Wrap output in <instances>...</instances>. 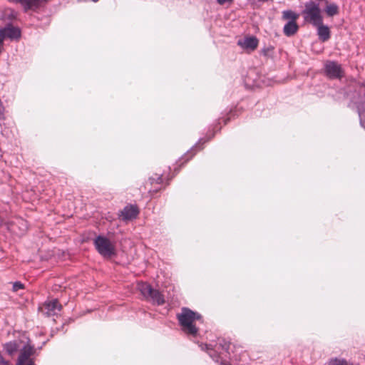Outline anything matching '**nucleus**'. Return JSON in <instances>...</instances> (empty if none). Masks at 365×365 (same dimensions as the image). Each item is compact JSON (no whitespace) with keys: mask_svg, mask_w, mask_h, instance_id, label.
<instances>
[{"mask_svg":"<svg viewBox=\"0 0 365 365\" xmlns=\"http://www.w3.org/2000/svg\"><path fill=\"white\" fill-rule=\"evenodd\" d=\"M201 315L189 308L182 307L181 312L177 314V319L182 331L187 335L196 336L198 333V328L196 322L201 320Z\"/></svg>","mask_w":365,"mask_h":365,"instance_id":"nucleus-1","label":"nucleus"},{"mask_svg":"<svg viewBox=\"0 0 365 365\" xmlns=\"http://www.w3.org/2000/svg\"><path fill=\"white\" fill-rule=\"evenodd\" d=\"M302 16L304 22L310 24L313 26L320 24L323 21L319 5L313 1L305 3L304 9L302 11Z\"/></svg>","mask_w":365,"mask_h":365,"instance_id":"nucleus-2","label":"nucleus"},{"mask_svg":"<svg viewBox=\"0 0 365 365\" xmlns=\"http://www.w3.org/2000/svg\"><path fill=\"white\" fill-rule=\"evenodd\" d=\"M97 252L104 257H110L115 255V249L114 244L106 237L103 235L97 236L93 241Z\"/></svg>","mask_w":365,"mask_h":365,"instance_id":"nucleus-3","label":"nucleus"},{"mask_svg":"<svg viewBox=\"0 0 365 365\" xmlns=\"http://www.w3.org/2000/svg\"><path fill=\"white\" fill-rule=\"evenodd\" d=\"M138 289L146 299L153 303L160 305L165 302L162 294L158 290L153 289L151 285L146 282H139Z\"/></svg>","mask_w":365,"mask_h":365,"instance_id":"nucleus-4","label":"nucleus"},{"mask_svg":"<svg viewBox=\"0 0 365 365\" xmlns=\"http://www.w3.org/2000/svg\"><path fill=\"white\" fill-rule=\"evenodd\" d=\"M34 353V347L29 344V341H26L20 349V354L16 365H35L31 358Z\"/></svg>","mask_w":365,"mask_h":365,"instance_id":"nucleus-5","label":"nucleus"},{"mask_svg":"<svg viewBox=\"0 0 365 365\" xmlns=\"http://www.w3.org/2000/svg\"><path fill=\"white\" fill-rule=\"evenodd\" d=\"M325 72L331 78H340L342 76L341 66L334 61H328L325 64Z\"/></svg>","mask_w":365,"mask_h":365,"instance_id":"nucleus-6","label":"nucleus"},{"mask_svg":"<svg viewBox=\"0 0 365 365\" xmlns=\"http://www.w3.org/2000/svg\"><path fill=\"white\" fill-rule=\"evenodd\" d=\"M259 41L255 36H247L238 41L237 44L249 52L255 51L258 46Z\"/></svg>","mask_w":365,"mask_h":365,"instance_id":"nucleus-7","label":"nucleus"},{"mask_svg":"<svg viewBox=\"0 0 365 365\" xmlns=\"http://www.w3.org/2000/svg\"><path fill=\"white\" fill-rule=\"evenodd\" d=\"M138 210L135 205H127L121 211L120 217L123 220H130L137 217Z\"/></svg>","mask_w":365,"mask_h":365,"instance_id":"nucleus-8","label":"nucleus"},{"mask_svg":"<svg viewBox=\"0 0 365 365\" xmlns=\"http://www.w3.org/2000/svg\"><path fill=\"white\" fill-rule=\"evenodd\" d=\"M27 340H14L12 341H9L6 343L4 345V350L6 351V353L9 355H13L15 352H16L18 350H20L21 347L23 346V344Z\"/></svg>","mask_w":365,"mask_h":365,"instance_id":"nucleus-9","label":"nucleus"},{"mask_svg":"<svg viewBox=\"0 0 365 365\" xmlns=\"http://www.w3.org/2000/svg\"><path fill=\"white\" fill-rule=\"evenodd\" d=\"M8 1L13 4H21L25 11L37 9L39 3V0H8Z\"/></svg>","mask_w":365,"mask_h":365,"instance_id":"nucleus-10","label":"nucleus"},{"mask_svg":"<svg viewBox=\"0 0 365 365\" xmlns=\"http://www.w3.org/2000/svg\"><path fill=\"white\" fill-rule=\"evenodd\" d=\"M314 27L317 29V35L320 41L325 42L330 38V29L328 26L324 25L323 21Z\"/></svg>","mask_w":365,"mask_h":365,"instance_id":"nucleus-11","label":"nucleus"},{"mask_svg":"<svg viewBox=\"0 0 365 365\" xmlns=\"http://www.w3.org/2000/svg\"><path fill=\"white\" fill-rule=\"evenodd\" d=\"M45 309L47 310L48 315H54L61 311V305L59 304L57 299H53L46 302L44 304Z\"/></svg>","mask_w":365,"mask_h":365,"instance_id":"nucleus-12","label":"nucleus"},{"mask_svg":"<svg viewBox=\"0 0 365 365\" xmlns=\"http://www.w3.org/2000/svg\"><path fill=\"white\" fill-rule=\"evenodd\" d=\"M298 25L296 21H289L283 28V32L287 36H293L298 31Z\"/></svg>","mask_w":365,"mask_h":365,"instance_id":"nucleus-13","label":"nucleus"},{"mask_svg":"<svg viewBox=\"0 0 365 365\" xmlns=\"http://www.w3.org/2000/svg\"><path fill=\"white\" fill-rule=\"evenodd\" d=\"M325 12L327 16H334L339 13V7L334 3L329 4L325 7Z\"/></svg>","mask_w":365,"mask_h":365,"instance_id":"nucleus-14","label":"nucleus"},{"mask_svg":"<svg viewBox=\"0 0 365 365\" xmlns=\"http://www.w3.org/2000/svg\"><path fill=\"white\" fill-rule=\"evenodd\" d=\"M299 18V14L292 10H285L282 11V19L284 20L296 21Z\"/></svg>","mask_w":365,"mask_h":365,"instance_id":"nucleus-15","label":"nucleus"},{"mask_svg":"<svg viewBox=\"0 0 365 365\" xmlns=\"http://www.w3.org/2000/svg\"><path fill=\"white\" fill-rule=\"evenodd\" d=\"M358 112L360 118V123L362 126L365 124V102L361 103L358 106Z\"/></svg>","mask_w":365,"mask_h":365,"instance_id":"nucleus-16","label":"nucleus"},{"mask_svg":"<svg viewBox=\"0 0 365 365\" xmlns=\"http://www.w3.org/2000/svg\"><path fill=\"white\" fill-rule=\"evenodd\" d=\"M16 223L21 226V231L19 233V235H23L26 230H27V223L23 219H17Z\"/></svg>","mask_w":365,"mask_h":365,"instance_id":"nucleus-17","label":"nucleus"},{"mask_svg":"<svg viewBox=\"0 0 365 365\" xmlns=\"http://www.w3.org/2000/svg\"><path fill=\"white\" fill-rule=\"evenodd\" d=\"M218 345L219 347H220L222 350L225 351L226 352H228L230 343L229 341H227L225 339H221L220 340Z\"/></svg>","mask_w":365,"mask_h":365,"instance_id":"nucleus-18","label":"nucleus"},{"mask_svg":"<svg viewBox=\"0 0 365 365\" xmlns=\"http://www.w3.org/2000/svg\"><path fill=\"white\" fill-rule=\"evenodd\" d=\"M24 288V285L20 282H15L13 284L12 289L14 292H17L19 289H22Z\"/></svg>","mask_w":365,"mask_h":365,"instance_id":"nucleus-19","label":"nucleus"},{"mask_svg":"<svg viewBox=\"0 0 365 365\" xmlns=\"http://www.w3.org/2000/svg\"><path fill=\"white\" fill-rule=\"evenodd\" d=\"M150 182L153 183L154 181H155L158 184H160L163 182V178L162 175H158L156 178L152 177L150 178Z\"/></svg>","mask_w":365,"mask_h":365,"instance_id":"nucleus-20","label":"nucleus"},{"mask_svg":"<svg viewBox=\"0 0 365 365\" xmlns=\"http://www.w3.org/2000/svg\"><path fill=\"white\" fill-rule=\"evenodd\" d=\"M232 0H217V2L220 4V5H223L224 4L227 3V2H232Z\"/></svg>","mask_w":365,"mask_h":365,"instance_id":"nucleus-21","label":"nucleus"},{"mask_svg":"<svg viewBox=\"0 0 365 365\" xmlns=\"http://www.w3.org/2000/svg\"><path fill=\"white\" fill-rule=\"evenodd\" d=\"M209 354L215 361H218L219 356H214L211 353H210Z\"/></svg>","mask_w":365,"mask_h":365,"instance_id":"nucleus-22","label":"nucleus"},{"mask_svg":"<svg viewBox=\"0 0 365 365\" xmlns=\"http://www.w3.org/2000/svg\"><path fill=\"white\" fill-rule=\"evenodd\" d=\"M220 365H230V364L226 361H222L220 362Z\"/></svg>","mask_w":365,"mask_h":365,"instance_id":"nucleus-23","label":"nucleus"},{"mask_svg":"<svg viewBox=\"0 0 365 365\" xmlns=\"http://www.w3.org/2000/svg\"><path fill=\"white\" fill-rule=\"evenodd\" d=\"M202 139L199 140L198 143L195 145V147H194V148H197V147H198V145L201 143V142H202Z\"/></svg>","mask_w":365,"mask_h":365,"instance_id":"nucleus-24","label":"nucleus"},{"mask_svg":"<svg viewBox=\"0 0 365 365\" xmlns=\"http://www.w3.org/2000/svg\"><path fill=\"white\" fill-rule=\"evenodd\" d=\"M44 1H45V0H39V3H38V9L41 6L42 3H43Z\"/></svg>","mask_w":365,"mask_h":365,"instance_id":"nucleus-25","label":"nucleus"},{"mask_svg":"<svg viewBox=\"0 0 365 365\" xmlns=\"http://www.w3.org/2000/svg\"><path fill=\"white\" fill-rule=\"evenodd\" d=\"M204 346H205L206 349H208V345H207V344L202 345V349H203V347H204Z\"/></svg>","mask_w":365,"mask_h":365,"instance_id":"nucleus-26","label":"nucleus"},{"mask_svg":"<svg viewBox=\"0 0 365 365\" xmlns=\"http://www.w3.org/2000/svg\"><path fill=\"white\" fill-rule=\"evenodd\" d=\"M11 230H12V232H16V230H15V228H14V225L11 227Z\"/></svg>","mask_w":365,"mask_h":365,"instance_id":"nucleus-27","label":"nucleus"},{"mask_svg":"<svg viewBox=\"0 0 365 365\" xmlns=\"http://www.w3.org/2000/svg\"><path fill=\"white\" fill-rule=\"evenodd\" d=\"M92 1H94V2H96L98 1V0H91Z\"/></svg>","mask_w":365,"mask_h":365,"instance_id":"nucleus-28","label":"nucleus"},{"mask_svg":"<svg viewBox=\"0 0 365 365\" xmlns=\"http://www.w3.org/2000/svg\"><path fill=\"white\" fill-rule=\"evenodd\" d=\"M267 49L269 50V48H268ZM270 50H273V48H270Z\"/></svg>","mask_w":365,"mask_h":365,"instance_id":"nucleus-29","label":"nucleus"}]
</instances>
